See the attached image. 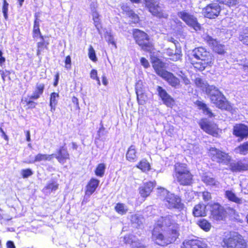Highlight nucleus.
Segmentation results:
<instances>
[{"mask_svg":"<svg viewBox=\"0 0 248 248\" xmlns=\"http://www.w3.org/2000/svg\"><path fill=\"white\" fill-rule=\"evenodd\" d=\"M162 227V224H157L152 231V238L160 242V245L166 246L174 243L179 239L180 230L178 223H170L166 230H163Z\"/></svg>","mask_w":248,"mask_h":248,"instance_id":"f257e3e1","label":"nucleus"},{"mask_svg":"<svg viewBox=\"0 0 248 248\" xmlns=\"http://www.w3.org/2000/svg\"><path fill=\"white\" fill-rule=\"evenodd\" d=\"M193 56L198 60L202 62H190L191 64L196 71H203L206 67H211L214 63V56L206 48L203 46H198L195 48L193 51Z\"/></svg>","mask_w":248,"mask_h":248,"instance_id":"f03ea898","label":"nucleus"},{"mask_svg":"<svg viewBox=\"0 0 248 248\" xmlns=\"http://www.w3.org/2000/svg\"><path fill=\"white\" fill-rule=\"evenodd\" d=\"M205 92L209 95L211 102L218 108L223 110L230 111L232 109L231 103L225 95L217 88L213 85H207Z\"/></svg>","mask_w":248,"mask_h":248,"instance_id":"7ed1b4c3","label":"nucleus"},{"mask_svg":"<svg viewBox=\"0 0 248 248\" xmlns=\"http://www.w3.org/2000/svg\"><path fill=\"white\" fill-rule=\"evenodd\" d=\"M173 176L182 186H190L193 181V175L186 163L177 162L174 165Z\"/></svg>","mask_w":248,"mask_h":248,"instance_id":"20e7f679","label":"nucleus"},{"mask_svg":"<svg viewBox=\"0 0 248 248\" xmlns=\"http://www.w3.org/2000/svg\"><path fill=\"white\" fill-rule=\"evenodd\" d=\"M38 13L34 14V20L32 29V37L36 40L39 39V41L36 43V55L39 56L42 51L47 50L50 44L49 37L43 35L40 29V20Z\"/></svg>","mask_w":248,"mask_h":248,"instance_id":"39448f33","label":"nucleus"},{"mask_svg":"<svg viewBox=\"0 0 248 248\" xmlns=\"http://www.w3.org/2000/svg\"><path fill=\"white\" fill-rule=\"evenodd\" d=\"M132 36L137 45L142 50L151 53L155 50L153 43L151 41L149 35L145 31L138 29L132 30Z\"/></svg>","mask_w":248,"mask_h":248,"instance_id":"423d86ee","label":"nucleus"},{"mask_svg":"<svg viewBox=\"0 0 248 248\" xmlns=\"http://www.w3.org/2000/svg\"><path fill=\"white\" fill-rule=\"evenodd\" d=\"M221 246L223 248H248V244L242 235L235 233L223 238Z\"/></svg>","mask_w":248,"mask_h":248,"instance_id":"0eeeda50","label":"nucleus"},{"mask_svg":"<svg viewBox=\"0 0 248 248\" xmlns=\"http://www.w3.org/2000/svg\"><path fill=\"white\" fill-rule=\"evenodd\" d=\"M209 211V217L216 221H225L228 213L226 208L218 202L208 203Z\"/></svg>","mask_w":248,"mask_h":248,"instance_id":"6e6552de","label":"nucleus"},{"mask_svg":"<svg viewBox=\"0 0 248 248\" xmlns=\"http://www.w3.org/2000/svg\"><path fill=\"white\" fill-rule=\"evenodd\" d=\"M208 155L213 161H216L219 164L228 165L232 160V157L229 153L216 147L209 148Z\"/></svg>","mask_w":248,"mask_h":248,"instance_id":"1a4fd4ad","label":"nucleus"},{"mask_svg":"<svg viewBox=\"0 0 248 248\" xmlns=\"http://www.w3.org/2000/svg\"><path fill=\"white\" fill-rule=\"evenodd\" d=\"M162 201L165 206L169 209H174L181 211L185 208L181 198L179 196L170 192H168Z\"/></svg>","mask_w":248,"mask_h":248,"instance_id":"9d476101","label":"nucleus"},{"mask_svg":"<svg viewBox=\"0 0 248 248\" xmlns=\"http://www.w3.org/2000/svg\"><path fill=\"white\" fill-rule=\"evenodd\" d=\"M199 124L201 128L207 134L215 137H219V129L216 124L211 123L206 118H202L200 120Z\"/></svg>","mask_w":248,"mask_h":248,"instance_id":"9b49d317","label":"nucleus"},{"mask_svg":"<svg viewBox=\"0 0 248 248\" xmlns=\"http://www.w3.org/2000/svg\"><path fill=\"white\" fill-rule=\"evenodd\" d=\"M221 6L217 2H212L207 4L202 10L203 16L209 19H215L220 14Z\"/></svg>","mask_w":248,"mask_h":248,"instance_id":"f8f14e48","label":"nucleus"},{"mask_svg":"<svg viewBox=\"0 0 248 248\" xmlns=\"http://www.w3.org/2000/svg\"><path fill=\"white\" fill-rule=\"evenodd\" d=\"M179 17L189 27L195 31L201 30V27L196 17L189 13L183 11L178 12Z\"/></svg>","mask_w":248,"mask_h":248,"instance_id":"ddd939ff","label":"nucleus"},{"mask_svg":"<svg viewBox=\"0 0 248 248\" xmlns=\"http://www.w3.org/2000/svg\"><path fill=\"white\" fill-rule=\"evenodd\" d=\"M145 6L154 16L159 18H167L168 15L164 13L158 4L153 0H144Z\"/></svg>","mask_w":248,"mask_h":248,"instance_id":"4468645a","label":"nucleus"},{"mask_svg":"<svg viewBox=\"0 0 248 248\" xmlns=\"http://www.w3.org/2000/svg\"><path fill=\"white\" fill-rule=\"evenodd\" d=\"M157 95L161 99L163 104L167 107L172 108L175 105V101L167 92L161 86L156 87Z\"/></svg>","mask_w":248,"mask_h":248,"instance_id":"2eb2a0df","label":"nucleus"},{"mask_svg":"<svg viewBox=\"0 0 248 248\" xmlns=\"http://www.w3.org/2000/svg\"><path fill=\"white\" fill-rule=\"evenodd\" d=\"M232 134L240 142L248 137V126L241 123L235 124L233 127Z\"/></svg>","mask_w":248,"mask_h":248,"instance_id":"dca6fc26","label":"nucleus"},{"mask_svg":"<svg viewBox=\"0 0 248 248\" xmlns=\"http://www.w3.org/2000/svg\"><path fill=\"white\" fill-rule=\"evenodd\" d=\"M156 185V182L155 180L148 181L144 183L143 185L138 188L140 196L144 199L147 198L153 191Z\"/></svg>","mask_w":248,"mask_h":248,"instance_id":"f3484780","label":"nucleus"},{"mask_svg":"<svg viewBox=\"0 0 248 248\" xmlns=\"http://www.w3.org/2000/svg\"><path fill=\"white\" fill-rule=\"evenodd\" d=\"M55 157L61 164L65 163L67 161L70 159V154L65 144L57 149Z\"/></svg>","mask_w":248,"mask_h":248,"instance_id":"a211bd4d","label":"nucleus"},{"mask_svg":"<svg viewBox=\"0 0 248 248\" xmlns=\"http://www.w3.org/2000/svg\"><path fill=\"white\" fill-rule=\"evenodd\" d=\"M207 245L198 239H189L184 241L180 248H207Z\"/></svg>","mask_w":248,"mask_h":248,"instance_id":"6ab92c4d","label":"nucleus"},{"mask_svg":"<svg viewBox=\"0 0 248 248\" xmlns=\"http://www.w3.org/2000/svg\"><path fill=\"white\" fill-rule=\"evenodd\" d=\"M169 85L176 88L180 85V80L171 72L166 71L161 77Z\"/></svg>","mask_w":248,"mask_h":248,"instance_id":"aec40b11","label":"nucleus"},{"mask_svg":"<svg viewBox=\"0 0 248 248\" xmlns=\"http://www.w3.org/2000/svg\"><path fill=\"white\" fill-rule=\"evenodd\" d=\"M207 204H205L202 202H199L196 204L192 210V215L194 217H205L207 214V210L206 209Z\"/></svg>","mask_w":248,"mask_h":248,"instance_id":"412c9836","label":"nucleus"},{"mask_svg":"<svg viewBox=\"0 0 248 248\" xmlns=\"http://www.w3.org/2000/svg\"><path fill=\"white\" fill-rule=\"evenodd\" d=\"M100 181L96 178L92 177L88 182L85 190V194L88 196L92 195L99 185Z\"/></svg>","mask_w":248,"mask_h":248,"instance_id":"4be33fe9","label":"nucleus"},{"mask_svg":"<svg viewBox=\"0 0 248 248\" xmlns=\"http://www.w3.org/2000/svg\"><path fill=\"white\" fill-rule=\"evenodd\" d=\"M126 160L131 163L136 162L138 159V152L136 146L132 144L130 145L126 152Z\"/></svg>","mask_w":248,"mask_h":248,"instance_id":"5701e85b","label":"nucleus"},{"mask_svg":"<svg viewBox=\"0 0 248 248\" xmlns=\"http://www.w3.org/2000/svg\"><path fill=\"white\" fill-rule=\"evenodd\" d=\"M230 170L233 172L244 171L248 170V164L243 163L241 160L231 163Z\"/></svg>","mask_w":248,"mask_h":248,"instance_id":"b1692460","label":"nucleus"},{"mask_svg":"<svg viewBox=\"0 0 248 248\" xmlns=\"http://www.w3.org/2000/svg\"><path fill=\"white\" fill-rule=\"evenodd\" d=\"M54 155V154L47 155L39 153L35 156L34 159L25 161L24 162L27 164H33L41 161H51Z\"/></svg>","mask_w":248,"mask_h":248,"instance_id":"393cba45","label":"nucleus"},{"mask_svg":"<svg viewBox=\"0 0 248 248\" xmlns=\"http://www.w3.org/2000/svg\"><path fill=\"white\" fill-rule=\"evenodd\" d=\"M123 13L125 14L127 17L131 19L132 23H137L140 21L139 16L136 14L134 11L128 8L127 6H123L122 7Z\"/></svg>","mask_w":248,"mask_h":248,"instance_id":"a878e982","label":"nucleus"},{"mask_svg":"<svg viewBox=\"0 0 248 248\" xmlns=\"http://www.w3.org/2000/svg\"><path fill=\"white\" fill-rule=\"evenodd\" d=\"M152 66L156 74L160 77L167 71L163 69L164 63L158 59H156L153 62Z\"/></svg>","mask_w":248,"mask_h":248,"instance_id":"bb28decb","label":"nucleus"},{"mask_svg":"<svg viewBox=\"0 0 248 248\" xmlns=\"http://www.w3.org/2000/svg\"><path fill=\"white\" fill-rule=\"evenodd\" d=\"M45 88V84L43 83L37 82L35 85V91L31 95L32 98H39L43 94Z\"/></svg>","mask_w":248,"mask_h":248,"instance_id":"cd10ccee","label":"nucleus"},{"mask_svg":"<svg viewBox=\"0 0 248 248\" xmlns=\"http://www.w3.org/2000/svg\"><path fill=\"white\" fill-rule=\"evenodd\" d=\"M59 186V184H58V181L54 179H52L47 183L44 187L43 190H46L47 192L50 193L58 190Z\"/></svg>","mask_w":248,"mask_h":248,"instance_id":"c85d7f7f","label":"nucleus"},{"mask_svg":"<svg viewBox=\"0 0 248 248\" xmlns=\"http://www.w3.org/2000/svg\"><path fill=\"white\" fill-rule=\"evenodd\" d=\"M195 104L200 109H202V112L205 115L208 116L210 118L215 117V115L210 109V108L207 106L206 104L202 102L201 101L197 100L195 102Z\"/></svg>","mask_w":248,"mask_h":248,"instance_id":"c756f323","label":"nucleus"},{"mask_svg":"<svg viewBox=\"0 0 248 248\" xmlns=\"http://www.w3.org/2000/svg\"><path fill=\"white\" fill-rule=\"evenodd\" d=\"M225 196L229 201L237 204L242 203L241 198L238 197L236 195L232 190H227L225 192Z\"/></svg>","mask_w":248,"mask_h":248,"instance_id":"7c9ffc66","label":"nucleus"},{"mask_svg":"<svg viewBox=\"0 0 248 248\" xmlns=\"http://www.w3.org/2000/svg\"><path fill=\"white\" fill-rule=\"evenodd\" d=\"M136 167L143 172L148 171L151 170V165L146 158L141 159L136 164Z\"/></svg>","mask_w":248,"mask_h":248,"instance_id":"2f4dec72","label":"nucleus"},{"mask_svg":"<svg viewBox=\"0 0 248 248\" xmlns=\"http://www.w3.org/2000/svg\"><path fill=\"white\" fill-rule=\"evenodd\" d=\"M197 224L201 229L206 232H209L212 227L211 223L205 218H202L198 220Z\"/></svg>","mask_w":248,"mask_h":248,"instance_id":"473e14b6","label":"nucleus"},{"mask_svg":"<svg viewBox=\"0 0 248 248\" xmlns=\"http://www.w3.org/2000/svg\"><path fill=\"white\" fill-rule=\"evenodd\" d=\"M212 49L215 53L220 55H223L226 52L225 46L220 43L219 41L212 47Z\"/></svg>","mask_w":248,"mask_h":248,"instance_id":"72a5a7b5","label":"nucleus"},{"mask_svg":"<svg viewBox=\"0 0 248 248\" xmlns=\"http://www.w3.org/2000/svg\"><path fill=\"white\" fill-rule=\"evenodd\" d=\"M93 20V24L95 28L98 31L102 28L101 20L100 19V15L96 11L92 12Z\"/></svg>","mask_w":248,"mask_h":248,"instance_id":"f704fd0d","label":"nucleus"},{"mask_svg":"<svg viewBox=\"0 0 248 248\" xmlns=\"http://www.w3.org/2000/svg\"><path fill=\"white\" fill-rule=\"evenodd\" d=\"M115 211L119 215H124L128 212V208L125 204L121 202H118L114 207Z\"/></svg>","mask_w":248,"mask_h":248,"instance_id":"c9c22d12","label":"nucleus"},{"mask_svg":"<svg viewBox=\"0 0 248 248\" xmlns=\"http://www.w3.org/2000/svg\"><path fill=\"white\" fill-rule=\"evenodd\" d=\"M106 170V165L104 163H99L94 170V173L96 176L102 177Z\"/></svg>","mask_w":248,"mask_h":248,"instance_id":"e433bc0d","label":"nucleus"},{"mask_svg":"<svg viewBox=\"0 0 248 248\" xmlns=\"http://www.w3.org/2000/svg\"><path fill=\"white\" fill-rule=\"evenodd\" d=\"M235 151L240 155H246L248 152V141L240 144L235 148Z\"/></svg>","mask_w":248,"mask_h":248,"instance_id":"4c0bfd02","label":"nucleus"},{"mask_svg":"<svg viewBox=\"0 0 248 248\" xmlns=\"http://www.w3.org/2000/svg\"><path fill=\"white\" fill-rule=\"evenodd\" d=\"M202 181L206 185L212 186H216L217 182L214 178L211 177L208 175L203 176Z\"/></svg>","mask_w":248,"mask_h":248,"instance_id":"58836bf2","label":"nucleus"},{"mask_svg":"<svg viewBox=\"0 0 248 248\" xmlns=\"http://www.w3.org/2000/svg\"><path fill=\"white\" fill-rule=\"evenodd\" d=\"M59 96V93L55 92L51 93L49 100V106L51 109H55V106L57 104V98Z\"/></svg>","mask_w":248,"mask_h":248,"instance_id":"ea45409f","label":"nucleus"},{"mask_svg":"<svg viewBox=\"0 0 248 248\" xmlns=\"http://www.w3.org/2000/svg\"><path fill=\"white\" fill-rule=\"evenodd\" d=\"M38 98H31V95L28 96V98H26L24 100V102L26 103V105L28 107L29 109L34 108L37 105V103L34 101V100H37Z\"/></svg>","mask_w":248,"mask_h":248,"instance_id":"a19ab883","label":"nucleus"},{"mask_svg":"<svg viewBox=\"0 0 248 248\" xmlns=\"http://www.w3.org/2000/svg\"><path fill=\"white\" fill-rule=\"evenodd\" d=\"M167 54L170 56V60L171 61L176 62L181 59L182 54L180 53H173L172 52L168 51Z\"/></svg>","mask_w":248,"mask_h":248,"instance_id":"79ce46f5","label":"nucleus"},{"mask_svg":"<svg viewBox=\"0 0 248 248\" xmlns=\"http://www.w3.org/2000/svg\"><path fill=\"white\" fill-rule=\"evenodd\" d=\"M203 39L204 41L210 46L211 48L218 42L216 39L213 38L208 35H206Z\"/></svg>","mask_w":248,"mask_h":248,"instance_id":"37998d69","label":"nucleus"},{"mask_svg":"<svg viewBox=\"0 0 248 248\" xmlns=\"http://www.w3.org/2000/svg\"><path fill=\"white\" fill-rule=\"evenodd\" d=\"M88 56L90 59L93 62H96L97 61L95 51L92 46H90L88 49Z\"/></svg>","mask_w":248,"mask_h":248,"instance_id":"c03bdc74","label":"nucleus"},{"mask_svg":"<svg viewBox=\"0 0 248 248\" xmlns=\"http://www.w3.org/2000/svg\"><path fill=\"white\" fill-rule=\"evenodd\" d=\"M2 11L5 20L8 19V11L9 4L7 2L6 0H2Z\"/></svg>","mask_w":248,"mask_h":248,"instance_id":"a18cd8bd","label":"nucleus"},{"mask_svg":"<svg viewBox=\"0 0 248 248\" xmlns=\"http://www.w3.org/2000/svg\"><path fill=\"white\" fill-rule=\"evenodd\" d=\"M239 0H219L220 3L225 5L229 7L235 5L238 3Z\"/></svg>","mask_w":248,"mask_h":248,"instance_id":"49530a36","label":"nucleus"},{"mask_svg":"<svg viewBox=\"0 0 248 248\" xmlns=\"http://www.w3.org/2000/svg\"><path fill=\"white\" fill-rule=\"evenodd\" d=\"M33 173L32 170L30 168L23 169L21 170V174L23 178H27L31 176Z\"/></svg>","mask_w":248,"mask_h":248,"instance_id":"de8ad7c7","label":"nucleus"},{"mask_svg":"<svg viewBox=\"0 0 248 248\" xmlns=\"http://www.w3.org/2000/svg\"><path fill=\"white\" fill-rule=\"evenodd\" d=\"M202 200L205 202H208L211 201L212 199L211 193L208 191H203L201 193Z\"/></svg>","mask_w":248,"mask_h":248,"instance_id":"09e8293b","label":"nucleus"},{"mask_svg":"<svg viewBox=\"0 0 248 248\" xmlns=\"http://www.w3.org/2000/svg\"><path fill=\"white\" fill-rule=\"evenodd\" d=\"M64 62L65 68L67 70L71 69L72 67V60L70 55H67L65 57Z\"/></svg>","mask_w":248,"mask_h":248,"instance_id":"8fccbe9b","label":"nucleus"},{"mask_svg":"<svg viewBox=\"0 0 248 248\" xmlns=\"http://www.w3.org/2000/svg\"><path fill=\"white\" fill-rule=\"evenodd\" d=\"M130 221L132 224L139 225L141 223L140 217L137 214H133L131 216Z\"/></svg>","mask_w":248,"mask_h":248,"instance_id":"3c124183","label":"nucleus"},{"mask_svg":"<svg viewBox=\"0 0 248 248\" xmlns=\"http://www.w3.org/2000/svg\"><path fill=\"white\" fill-rule=\"evenodd\" d=\"M91 78L95 80L99 85H100V81L99 77L97 76V70L95 69H92L90 72Z\"/></svg>","mask_w":248,"mask_h":248,"instance_id":"603ef678","label":"nucleus"},{"mask_svg":"<svg viewBox=\"0 0 248 248\" xmlns=\"http://www.w3.org/2000/svg\"><path fill=\"white\" fill-rule=\"evenodd\" d=\"M239 40L243 44L248 46V34L247 33H242L239 35Z\"/></svg>","mask_w":248,"mask_h":248,"instance_id":"864d4df0","label":"nucleus"},{"mask_svg":"<svg viewBox=\"0 0 248 248\" xmlns=\"http://www.w3.org/2000/svg\"><path fill=\"white\" fill-rule=\"evenodd\" d=\"M133 236L131 234H126L125 236H124L123 239H124V243L125 244H132L134 242L133 240Z\"/></svg>","mask_w":248,"mask_h":248,"instance_id":"5fc2aeb1","label":"nucleus"},{"mask_svg":"<svg viewBox=\"0 0 248 248\" xmlns=\"http://www.w3.org/2000/svg\"><path fill=\"white\" fill-rule=\"evenodd\" d=\"M11 73V71L8 70H0V75L3 82L5 81L6 77L8 76H9Z\"/></svg>","mask_w":248,"mask_h":248,"instance_id":"6e6d98bb","label":"nucleus"},{"mask_svg":"<svg viewBox=\"0 0 248 248\" xmlns=\"http://www.w3.org/2000/svg\"><path fill=\"white\" fill-rule=\"evenodd\" d=\"M157 195L159 196H161L164 195L165 193L167 194L168 192H169L166 188L159 186L157 188Z\"/></svg>","mask_w":248,"mask_h":248,"instance_id":"4d7b16f0","label":"nucleus"},{"mask_svg":"<svg viewBox=\"0 0 248 248\" xmlns=\"http://www.w3.org/2000/svg\"><path fill=\"white\" fill-rule=\"evenodd\" d=\"M140 62L143 67L145 68L149 67L150 66L148 60L144 57H141L140 58Z\"/></svg>","mask_w":248,"mask_h":248,"instance_id":"13d9d810","label":"nucleus"},{"mask_svg":"<svg viewBox=\"0 0 248 248\" xmlns=\"http://www.w3.org/2000/svg\"><path fill=\"white\" fill-rule=\"evenodd\" d=\"M5 61L6 59L3 56V53L0 49V66H2L4 64Z\"/></svg>","mask_w":248,"mask_h":248,"instance_id":"bf43d9fd","label":"nucleus"},{"mask_svg":"<svg viewBox=\"0 0 248 248\" xmlns=\"http://www.w3.org/2000/svg\"><path fill=\"white\" fill-rule=\"evenodd\" d=\"M59 72H57L54 76V82L53 83V85L54 87H56L58 85V82H59Z\"/></svg>","mask_w":248,"mask_h":248,"instance_id":"052dcab7","label":"nucleus"},{"mask_svg":"<svg viewBox=\"0 0 248 248\" xmlns=\"http://www.w3.org/2000/svg\"><path fill=\"white\" fill-rule=\"evenodd\" d=\"M72 102L73 104H74L75 105L77 108H79V104H78V100L76 97H75V96L72 97Z\"/></svg>","mask_w":248,"mask_h":248,"instance_id":"680f3d73","label":"nucleus"},{"mask_svg":"<svg viewBox=\"0 0 248 248\" xmlns=\"http://www.w3.org/2000/svg\"><path fill=\"white\" fill-rule=\"evenodd\" d=\"M7 248H16L13 242L11 241H8L6 243Z\"/></svg>","mask_w":248,"mask_h":248,"instance_id":"e2e57ef3","label":"nucleus"},{"mask_svg":"<svg viewBox=\"0 0 248 248\" xmlns=\"http://www.w3.org/2000/svg\"><path fill=\"white\" fill-rule=\"evenodd\" d=\"M26 138V140L27 141H30L31 140V136H30V132L29 130H27L25 132Z\"/></svg>","mask_w":248,"mask_h":248,"instance_id":"0e129e2a","label":"nucleus"},{"mask_svg":"<svg viewBox=\"0 0 248 248\" xmlns=\"http://www.w3.org/2000/svg\"><path fill=\"white\" fill-rule=\"evenodd\" d=\"M182 78L185 85H188L190 84V80L186 77H183Z\"/></svg>","mask_w":248,"mask_h":248,"instance_id":"69168bd1","label":"nucleus"},{"mask_svg":"<svg viewBox=\"0 0 248 248\" xmlns=\"http://www.w3.org/2000/svg\"><path fill=\"white\" fill-rule=\"evenodd\" d=\"M139 92H140V90L139 89H138L137 88H136V94H137V100H138L139 102H140V97H141L143 95V94L142 93H140V94H139Z\"/></svg>","mask_w":248,"mask_h":248,"instance_id":"338daca9","label":"nucleus"},{"mask_svg":"<svg viewBox=\"0 0 248 248\" xmlns=\"http://www.w3.org/2000/svg\"><path fill=\"white\" fill-rule=\"evenodd\" d=\"M102 80L103 84L106 86L108 84V80L105 76H103L102 77Z\"/></svg>","mask_w":248,"mask_h":248,"instance_id":"774afa93","label":"nucleus"}]
</instances>
